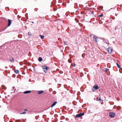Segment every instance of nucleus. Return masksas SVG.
<instances>
[{
  "mask_svg": "<svg viewBox=\"0 0 122 122\" xmlns=\"http://www.w3.org/2000/svg\"><path fill=\"white\" fill-rule=\"evenodd\" d=\"M50 68L48 67H47L46 66H43V69L44 71L46 73L47 72V70L49 69Z\"/></svg>",
  "mask_w": 122,
  "mask_h": 122,
  "instance_id": "nucleus-1",
  "label": "nucleus"
},
{
  "mask_svg": "<svg viewBox=\"0 0 122 122\" xmlns=\"http://www.w3.org/2000/svg\"><path fill=\"white\" fill-rule=\"evenodd\" d=\"M84 115V113H81L77 114L75 117H81Z\"/></svg>",
  "mask_w": 122,
  "mask_h": 122,
  "instance_id": "nucleus-2",
  "label": "nucleus"
},
{
  "mask_svg": "<svg viewBox=\"0 0 122 122\" xmlns=\"http://www.w3.org/2000/svg\"><path fill=\"white\" fill-rule=\"evenodd\" d=\"M109 115L111 118H113L115 116V113L113 112H110L109 113Z\"/></svg>",
  "mask_w": 122,
  "mask_h": 122,
  "instance_id": "nucleus-3",
  "label": "nucleus"
},
{
  "mask_svg": "<svg viewBox=\"0 0 122 122\" xmlns=\"http://www.w3.org/2000/svg\"><path fill=\"white\" fill-rule=\"evenodd\" d=\"M108 52L110 54L112 53V49L111 47L107 49Z\"/></svg>",
  "mask_w": 122,
  "mask_h": 122,
  "instance_id": "nucleus-4",
  "label": "nucleus"
},
{
  "mask_svg": "<svg viewBox=\"0 0 122 122\" xmlns=\"http://www.w3.org/2000/svg\"><path fill=\"white\" fill-rule=\"evenodd\" d=\"M8 25L7 26V27H8L10 26V25H11V24L12 22V20H10L8 19Z\"/></svg>",
  "mask_w": 122,
  "mask_h": 122,
  "instance_id": "nucleus-5",
  "label": "nucleus"
},
{
  "mask_svg": "<svg viewBox=\"0 0 122 122\" xmlns=\"http://www.w3.org/2000/svg\"><path fill=\"white\" fill-rule=\"evenodd\" d=\"M97 38H98L96 36H94L93 37L94 40L96 42H97Z\"/></svg>",
  "mask_w": 122,
  "mask_h": 122,
  "instance_id": "nucleus-6",
  "label": "nucleus"
},
{
  "mask_svg": "<svg viewBox=\"0 0 122 122\" xmlns=\"http://www.w3.org/2000/svg\"><path fill=\"white\" fill-rule=\"evenodd\" d=\"M93 87H94V88H95V89L96 90H97V89H98L99 88V87L98 86H97V85H95Z\"/></svg>",
  "mask_w": 122,
  "mask_h": 122,
  "instance_id": "nucleus-7",
  "label": "nucleus"
},
{
  "mask_svg": "<svg viewBox=\"0 0 122 122\" xmlns=\"http://www.w3.org/2000/svg\"><path fill=\"white\" fill-rule=\"evenodd\" d=\"M31 92V91H25L23 92L24 94H27L29 93H30Z\"/></svg>",
  "mask_w": 122,
  "mask_h": 122,
  "instance_id": "nucleus-8",
  "label": "nucleus"
},
{
  "mask_svg": "<svg viewBox=\"0 0 122 122\" xmlns=\"http://www.w3.org/2000/svg\"><path fill=\"white\" fill-rule=\"evenodd\" d=\"M57 103V102L56 101H55L52 104L51 106V107H53L54 106H55L56 104Z\"/></svg>",
  "mask_w": 122,
  "mask_h": 122,
  "instance_id": "nucleus-9",
  "label": "nucleus"
},
{
  "mask_svg": "<svg viewBox=\"0 0 122 122\" xmlns=\"http://www.w3.org/2000/svg\"><path fill=\"white\" fill-rule=\"evenodd\" d=\"M14 72L15 73L17 74L19 73V71L17 70H15L14 71Z\"/></svg>",
  "mask_w": 122,
  "mask_h": 122,
  "instance_id": "nucleus-10",
  "label": "nucleus"
},
{
  "mask_svg": "<svg viewBox=\"0 0 122 122\" xmlns=\"http://www.w3.org/2000/svg\"><path fill=\"white\" fill-rule=\"evenodd\" d=\"M10 61L11 62H12L13 63L14 62V59H13V58H12L11 57L10 58Z\"/></svg>",
  "mask_w": 122,
  "mask_h": 122,
  "instance_id": "nucleus-11",
  "label": "nucleus"
},
{
  "mask_svg": "<svg viewBox=\"0 0 122 122\" xmlns=\"http://www.w3.org/2000/svg\"><path fill=\"white\" fill-rule=\"evenodd\" d=\"M44 92V91H39L38 92V94H42V93H43V92Z\"/></svg>",
  "mask_w": 122,
  "mask_h": 122,
  "instance_id": "nucleus-12",
  "label": "nucleus"
},
{
  "mask_svg": "<svg viewBox=\"0 0 122 122\" xmlns=\"http://www.w3.org/2000/svg\"><path fill=\"white\" fill-rule=\"evenodd\" d=\"M42 59L41 57H39L38 58V61L41 62L42 61Z\"/></svg>",
  "mask_w": 122,
  "mask_h": 122,
  "instance_id": "nucleus-13",
  "label": "nucleus"
},
{
  "mask_svg": "<svg viewBox=\"0 0 122 122\" xmlns=\"http://www.w3.org/2000/svg\"><path fill=\"white\" fill-rule=\"evenodd\" d=\"M39 36H40V37H41V39H43L44 38V36L41 35H40Z\"/></svg>",
  "mask_w": 122,
  "mask_h": 122,
  "instance_id": "nucleus-14",
  "label": "nucleus"
},
{
  "mask_svg": "<svg viewBox=\"0 0 122 122\" xmlns=\"http://www.w3.org/2000/svg\"><path fill=\"white\" fill-rule=\"evenodd\" d=\"M117 66L119 68H121V67L120 66L118 65L117 63Z\"/></svg>",
  "mask_w": 122,
  "mask_h": 122,
  "instance_id": "nucleus-15",
  "label": "nucleus"
},
{
  "mask_svg": "<svg viewBox=\"0 0 122 122\" xmlns=\"http://www.w3.org/2000/svg\"><path fill=\"white\" fill-rule=\"evenodd\" d=\"M96 90L95 89L94 87L93 86V88L92 89V91L93 92H94Z\"/></svg>",
  "mask_w": 122,
  "mask_h": 122,
  "instance_id": "nucleus-16",
  "label": "nucleus"
},
{
  "mask_svg": "<svg viewBox=\"0 0 122 122\" xmlns=\"http://www.w3.org/2000/svg\"><path fill=\"white\" fill-rule=\"evenodd\" d=\"M26 113V112H25L24 111V112H23L22 113H20V114H25Z\"/></svg>",
  "mask_w": 122,
  "mask_h": 122,
  "instance_id": "nucleus-17",
  "label": "nucleus"
},
{
  "mask_svg": "<svg viewBox=\"0 0 122 122\" xmlns=\"http://www.w3.org/2000/svg\"><path fill=\"white\" fill-rule=\"evenodd\" d=\"M28 55L30 56H31V54L30 52L28 54Z\"/></svg>",
  "mask_w": 122,
  "mask_h": 122,
  "instance_id": "nucleus-18",
  "label": "nucleus"
},
{
  "mask_svg": "<svg viewBox=\"0 0 122 122\" xmlns=\"http://www.w3.org/2000/svg\"><path fill=\"white\" fill-rule=\"evenodd\" d=\"M109 69L108 68H107L106 69V70H105V72H106L108 70H109Z\"/></svg>",
  "mask_w": 122,
  "mask_h": 122,
  "instance_id": "nucleus-19",
  "label": "nucleus"
},
{
  "mask_svg": "<svg viewBox=\"0 0 122 122\" xmlns=\"http://www.w3.org/2000/svg\"><path fill=\"white\" fill-rule=\"evenodd\" d=\"M103 16V14H101L100 15H99V16L100 17H102V16Z\"/></svg>",
  "mask_w": 122,
  "mask_h": 122,
  "instance_id": "nucleus-20",
  "label": "nucleus"
},
{
  "mask_svg": "<svg viewBox=\"0 0 122 122\" xmlns=\"http://www.w3.org/2000/svg\"><path fill=\"white\" fill-rule=\"evenodd\" d=\"M98 98H97V100L100 101V100H101V99L100 98H99L98 99Z\"/></svg>",
  "mask_w": 122,
  "mask_h": 122,
  "instance_id": "nucleus-21",
  "label": "nucleus"
},
{
  "mask_svg": "<svg viewBox=\"0 0 122 122\" xmlns=\"http://www.w3.org/2000/svg\"><path fill=\"white\" fill-rule=\"evenodd\" d=\"M68 61L69 63H71V60L69 59L68 60Z\"/></svg>",
  "mask_w": 122,
  "mask_h": 122,
  "instance_id": "nucleus-22",
  "label": "nucleus"
},
{
  "mask_svg": "<svg viewBox=\"0 0 122 122\" xmlns=\"http://www.w3.org/2000/svg\"><path fill=\"white\" fill-rule=\"evenodd\" d=\"M67 42L66 41H64V44L66 45L67 44Z\"/></svg>",
  "mask_w": 122,
  "mask_h": 122,
  "instance_id": "nucleus-23",
  "label": "nucleus"
},
{
  "mask_svg": "<svg viewBox=\"0 0 122 122\" xmlns=\"http://www.w3.org/2000/svg\"><path fill=\"white\" fill-rule=\"evenodd\" d=\"M28 35H31V34H30V33L29 32H28Z\"/></svg>",
  "mask_w": 122,
  "mask_h": 122,
  "instance_id": "nucleus-24",
  "label": "nucleus"
},
{
  "mask_svg": "<svg viewBox=\"0 0 122 122\" xmlns=\"http://www.w3.org/2000/svg\"><path fill=\"white\" fill-rule=\"evenodd\" d=\"M94 13V11H92V12H91V14H93Z\"/></svg>",
  "mask_w": 122,
  "mask_h": 122,
  "instance_id": "nucleus-25",
  "label": "nucleus"
},
{
  "mask_svg": "<svg viewBox=\"0 0 122 122\" xmlns=\"http://www.w3.org/2000/svg\"><path fill=\"white\" fill-rule=\"evenodd\" d=\"M90 37H91L92 36V34H90Z\"/></svg>",
  "mask_w": 122,
  "mask_h": 122,
  "instance_id": "nucleus-26",
  "label": "nucleus"
},
{
  "mask_svg": "<svg viewBox=\"0 0 122 122\" xmlns=\"http://www.w3.org/2000/svg\"><path fill=\"white\" fill-rule=\"evenodd\" d=\"M24 110L25 111H27L28 110L27 109H25Z\"/></svg>",
  "mask_w": 122,
  "mask_h": 122,
  "instance_id": "nucleus-27",
  "label": "nucleus"
},
{
  "mask_svg": "<svg viewBox=\"0 0 122 122\" xmlns=\"http://www.w3.org/2000/svg\"><path fill=\"white\" fill-rule=\"evenodd\" d=\"M75 66H76V65H75V63H74V67H75Z\"/></svg>",
  "mask_w": 122,
  "mask_h": 122,
  "instance_id": "nucleus-28",
  "label": "nucleus"
},
{
  "mask_svg": "<svg viewBox=\"0 0 122 122\" xmlns=\"http://www.w3.org/2000/svg\"><path fill=\"white\" fill-rule=\"evenodd\" d=\"M74 4L75 5H77V3H75Z\"/></svg>",
  "mask_w": 122,
  "mask_h": 122,
  "instance_id": "nucleus-29",
  "label": "nucleus"
},
{
  "mask_svg": "<svg viewBox=\"0 0 122 122\" xmlns=\"http://www.w3.org/2000/svg\"><path fill=\"white\" fill-rule=\"evenodd\" d=\"M104 39V38H102V39L104 41V40H105Z\"/></svg>",
  "mask_w": 122,
  "mask_h": 122,
  "instance_id": "nucleus-30",
  "label": "nucleus"
},
{
  "mask_svg": "<svg viewBox=\"0 0 122 122\" xmlns=\"http://www.w3.org/2000/svg\"><path fill=\"white\" fill-rule=\"evenodd\" d=\"M36 9H35V11H36L37 10H36Z\"/></svg>",
  "mask_w": 122,
  "mask_h": 122,
  "instance_id": "nucleus-31",
  "label": "nucleus"
},
{
  "mask_svg": "<svg viewBox=\"0 0 122 122\" xmlns=\"http://www.w3.org/2000/svg\"><path fill=\"white\" fill-rule=\"evenodd\" d=\"M115 15L116 16H117V14H115Z\"/></svg>",
  "mask_w": 122,
  "mask_h": 122,
  "instance_id": "nucleus-32",
  "label": "nucleus"
},
{
  "mask_svg": "<svg viewBox=\"0 0 122 122\" xmlns=\"http://www.w3.org/2000/svg\"><path fill=\"white\" fill-rule=\"evenodd\" d=\"M15 87H13V89H14V88H15Z\"/></svg>",
  "mask_w": 122,
  "mask_h": 122,
  "instance_id": "nucleus-33",
  "label": "nucleus"
},
{
  "mask_svg": "<svg viewBox=\"0 0 122 122\" xmlns=\"http://www.w3.org/2000/svg\"><path fill=\"white\" fill-rule=\"evenodd\" d=\"M32 23H34V22L33 21L32 22Z\"/></svg>",
  "mask_w": 122,
  "mask_h": 122,
  "instance_id": "nucleus-34",
  "label": "nucleus"
},
{
  "mask_svg": "<svg viewBox=\"0 0 122 122\" xmlns=\"http://www.w3.org/2000/svg\"><path fill=\"white\" fill-rule=\"evenodd\" d=\"M115 30H116V27L115 29Z\"/></svg>",
  "mask_w": 122,
  "mask_h": 122,
  "instance_id": "nucleus-35",
  "label": "nucleus"
},
{
  "mask_svg": "<svg viewBox=\"0 0 122 122\" xmlns=\"http://www.w3.org/2000/svg\"><path fill=\"white\" fill-rule=\"evenodd\" d=\"M113 9V8H111L110 9Z\"/></svg>",
  "mask_w": 122,
  "mask_h": 122,
  "instance_id": "nucleus-36",
  "label": "nucleus"
},
{
  "mask_svg": "<svg viewBox=\"0 0 122 122\" xmlns=\"http://www.w3.org/2000/svg\"><path fill=\"white\" fill-rule=\"evenodd\" d=\"M113 43H114V41H113Z\"/></svg>",
  "mask_w": 122,
  "mask_h": 122,
  "instance_id": "nucleus-37",
  "label": "nucleus"
},
{
  "mask_svg": "<svg viewBox=\"0 0 122 122\" xmlns=\"http://www.w3.org/2000/svg\"><path fill=\"white\" fill-rule=\"evenodd\" d=\"M54 1H55V0H53Z\"/></svg>",
  "mask_w": 122,
  "mask_h": 122,
  "instance_id": "nucleus-38",
  "label": "nucleus"
},
{
  "mask_svg": "<svg viewBox=\"0 0 122 122\" xmlns=\"http://www.w3.org/2000/svg\"><path fill=\"white\" fill-rule=\"evenodd\" d=\"M7 28V27H6V28H5V29H6V28Z\"/></svg>",
  "mask_w": 122,
  "mask_h": 122,
  "instance_id": "nucleus-39",
  "label": "nucleus"
}]
</instances>
